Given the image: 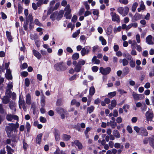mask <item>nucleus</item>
Masks as SVG:
<instances>
[{
    "mask_svg": "<svg viewBox=\"0 0 154 154\" xmlns=\"http://www.w3.org/2000/svg\"><path fill=\"white\" fill-rule=\"evenodd\" d=\"M19 127V124L17 122L15 124L10 123L8 124L5 128V131L7 134L8 137H11V133L14 130V132H17V129Z\"/></svg>",
    "mask_w": 154,
    "mask_h": 154,
    "instance_id": "obj_1",
    "label": "nucleus"
},
{
    "mask_svg": "<svg viewBox=\"0 0 154 154\" xmlns=\"http://www.w3.org/2000/svg\"><path fill=\"white\" fill-rule=\"evenodd\" d=\"M134 129L137 133L143 136H146L148 135V132L146 129L143 127L139 128L138 126H135L134 127Z\"/></svg>",
    "mask_w": 154,
    "mask_h": 154,
    "instance_id": "obj_2",
    "label": "nucleus"
},
{
    "mask_svg": "<svg viewBox=\"0 0 154 154\" xmlns=\"http://www.w3.org/2000/svg\"><path fill=\"white\" fill-rule=\"evenodd\" d=\"M129 11V9L127 7H125L124 8L122 7H120L118 8L117 11L123 16L126 15Z\"/></svg>",
    "mask_w": 154,
    "mask_h": 154,
    "instance_id": "obj_3",
    "label": "nucleus"
},
{
    "mask_svg": "<svg viewBox=\"0 0 154 154\" xmlns=\"http://www.w3.org/2000/svg\"><path fill=\"white\" fill-rule=\"evenodd\" d=\"M85 63V62L84 60H79L74 68L75 71L77 72H79L81 70L82 65H84Z\"/></svg>",
    "mask_w": 154,
    "mask_h": 154,
    "instance_id": "obj_4",
    "label": "nucleus"
},
{
    "mask_svg": "<svg viewBox=\"0 0 154 154\" xmlns=\"http://www.w3.org/2000/svg\"><path fill=\"white\" fill-rule=\"evenodd\" d=\"M64 10L66 11L64 16L66 17V18L67 19H70L71 17V15L70 14L71 10L70 9V6L69 5H67Z\"/></svg>",
    "mask_w": 154,
    "mask_h": 154,
    "instance_id": "obj_5",
    "label": "nucleus"
},
{
    "mask_svg": "<svg viewBox=\"0 0 154 154\" xmlns=\"http://www.w3.org/2000/svg\"><path fill=\"white\" fill-rule=\"evenodd\" d=\"M6 119L8 121H12L13 119L18 120V117L15 115H13L11 114H8L6 116Z\"/></svg>",
    "mask_w": 154,
    "mask_h": 154,
    "instance_id": "obj_6",
    "label": "nucleus"
},
{
    "mask_svg": "<svg viewBox=\"0 0 154 154\" xmlns=\"http://www.w3.org/2000/svg\"><path fill=\"white\" fill-rule=\"evenodd\" d=\"M111 70V68L109 67H107L105 68H104L103 67H101L100 68V72L103 75L108 74L110 72Z\"/></svg>",
    "mask_w": 154,
    "mask_h": 154,
    "instance_id": "obj_7",
    "label": "nucleus"
},
{
    "mask_svg": "<svg viewBox=\"0 0 154 154\" xmlns=\"http://www.w3.org/2000/svg\"><path fill=\"white\" fill-rule=\"evenodd\" d=\"M56 110L57 112L60 114L61 117L62 119L65 118V114L66 113V111L60 107H58L57 108Z\"/></svg>",
    "mask_w": 154,
    "mask_h": 154,
    "instance_id": "obj_8",
    "label": "nucleus"
},
{
    "mask_svg": "<svg viewBox=\"0 0 154 154\" xmlns=\"http://www.w3.org/2000/svg\"><path fill=\"white\" fill-rule=\"evenodd\" d=\"M63 62H60L56 64L54 66V68L58 71L63 70L64 66L63 65Z\"/></svg>",
    "mask_w": 154,
    "mask_h": 154,
    "instance_id": "obj_9",
    "label": "nucleus"
},
{
    "mask_svg": "<svg viewBox=\"0 0 154 154\" xmlns=\"http://www.w3.org/2000/svg\"><path fill=\"white\" fill-rule=\"evenodd\" d=\"M111 16L112 17V20L113 21H116L119 22L120 21V18L119 16L116 13H112L111 14Z\"/></svg>",
    "mask_w": 154,
    "mask_h": 154,
    "instance_id": "obj_10",
    "label": "nucleus"
},
{
    "mask_svg": "<svg viewBox=\"0 0 154 154\" xmlns=\"http://www.w3.org/2000/svg\"><path fill=\"white\" fill-rule=\"evenodd\" d=\"M145 116L146 120L148 121H151L153 117V114L152 112H149L147 111L146 112Z\"/></svg>",
    "mask_w": 154,
    "mask_h": 154,
    "instance_id": "obj_11",
    "label": "nucleus"
},
{
    "mask_svg": "<svg viewBox=\"0 0 154 154\" xmlns=\"http://www.w3.org/2000/svg\"><path fill=\"white\" fill-rule=\"evenodd\" d=\"M17 141L15 139L13 140H11L10 139H7L5 143L7 144L10 145L12 147H14L15 145V144L14 143V142L17 143Z\"/></svg>",
    "mask_w": 154,
    "mask_h": 154,
    "instance_id": "obj_12",
    "label": "nucleus"
},
{
    "mask_svg": "<svg viewBox=\"0 0 154 154\" xmlns=\"http://www.w3.org/2000/svg\"><path fill=\"white\" fill-rule=\"evenodd\" d=\"M132 96L133 97L134 100L137 101L139 100H140L142 98V97H141V96H142V94H138L134 91L132 92Z\"/></svg>",
    "mask_w": 154,
    "mask_h": 154,
    "instance_id": "obj_13",
    "label": "nucleus"
},
{
    "mask_svg": "<svg viewBox=\"0 0 154 154\" xmlns=\"http://www.w3.org/2000/svg\"><path fill=\"white\" fill-rule=\"evenodd\" d=\"M11 73V71L9 69H7L5 75L6 78L8 80H11L12 79Z\"/></svg>",
    "mask_w": 154,
    "mask_h": 154,
    "instance_id": "obj_14",
    "label": "nucleus"
},
{
    "mask_svg": "<svg viewBox=\"0 0 154 154\" xmlns=\"http://www.w3.org/2000/svg\"><path fill=\"white\" fill-rule=\"evenodd\" d=\"M146 42L149 45H152L153 42L152 41V37L150 35H149L146 38Z\"/></svg>",
    "mask_w": 154,
    "mask_h": 154,
    "instance_id": "obj_15",
    "label": "nucleus"
},
{
    "mask_svg": "<svg viewBox=\"0 0 154 154\" xmlns=\"http://www.w3.org/2000/svg\"><path fill=\"white\" fill-rule=\"evenodd\" d=\"M54 133L56 140L58 141L60 139V132L59 131L55 129Z\"/></svg>",
    "mask_w": 154,
    "mask_h": 154,
    "instance_id": "obj_16",
    "label": "nucleus"
},
{
    "mask_svg": "<svg viewBox=\"0 0 154 154\" xmlns=\"http://www.w3.org/2000/svg\"><path fill=\"white\" fill-rule=\"evenodd\" d=\"M33 55L38 59H40L42 57V55L39 52L35 50L32 51Z\"/></svg>",
    "mask_w": 154,
    "mask_h": 154,
    "instance_id": "obj_17",
    "label": "nucleus"
},
{
    "mask_svg": "<svg viewBox=\"0 0 154 154\" xmlns=\"http://www.w3.org/2000/svg\"><path fill=\"white\" fill-rule=\"evenodd\" d=\"M26 103L28 105L31 104V95L29 94H27L26 95Z\"/></svg>",
    "mask_w": 154,
    "mask_h": 154,
    "instance_id": "obj_18",
    "label": "nucleus"
},
{
    "mask_svg": "<svg viewBox=\"0 0 154 154\" xmlns=\"http://www.w3.org/2000/svg\"><path fill=\"white\" fill-rule=\"evenodd\" d=\"M42 136V134H40L37 135V137L36 138V143L38 144H40L41 143Z\"/></svg>",
    "mask_w": 154,
    "mask_h": 154,
    "instance_id": "obj_19",
    "label": "nucleus"
},
{
    "mask_svg": "<svg viewBox=\"0 0 154 154\" xmlns=\"http://www.w3.org/2000/svg\"><path fill=\"white\" fill-rule=\"evenodd\" d=\"M89 52V50L84 47L82 49L81 53L82 56H84L86 54H88Z\"/></svg>",
    "mask_w": 154,
    "mask_h": 154,
    "instance_id": "obj_20",
    "label": "nucleus"
},
{
    "mask_svg": "<svg viewBox=\"0 0 154 154\" xmlns=\"http://www.w3.org/2000/svg\"><path fill=\"white\" fill-rule=\"evenodd\" d=\"M116 101L115 100H112L111 102V105L108 106V108L110 109H112L113 107L116 106Z\"/></svg>",
    "mask_w": 154,
    "mask_h": 154,
    "instance_id": "obj_21",
    "label": "nucleus"
},
{
    "mask_svg": "<svg viewBox=\"0 0 154 154\" xmlns=\"http://www.w3.org/2000/svg\"><path fill=\"white\" fill-rule=\"evenodd\" d=\"M119 62L120 63H122V65L124 66L127 65L128 64V59L126 58L120 59L119 60Z\"/></svg>",
    "mask_w": 154,
    "mask_h": 154,
    "instance_id": "obj_22",
    "label": "nucleus"
},
{
    "mask_svg": "<svg viewBox=\"0 0 154 154\" xmlns=\"http://www.w3.org/2000/svg\"><path fill=\"white\" fill-rule=\"evenodd\" d=\"M6 36L8 38V40L10 42H11L12 41V38L11 35V32L8 31H6Z\"/></svg>",
    "mask_w": 154,
    "mask_h": 154,
    "instance_id": "obj_23",
    "label": "nucleus"
},
{
    "mask_svg": "<svg viewBox=\"0 0 154 154\" xmlns=\"http://www.w3.org/2000/svg\"><path fill=\"white\" fill-rule=\"evenodd\" d=\"M62 137L63 140L64 141H67L71 138L70 136L64 134L62 136Z\"/></svg>",
    "mask_w": 154,
    "mask_h": 154,
    "instance_id": "obj_24",
    "label": "nucleus"
},
{
    "mask_svg": "<svg viewBox=\"0 0 154 154\" xmlns=\"http://www.w3.org/2000/svg\"><path fill=\"white\" fill-rule=\"evenodd\" d=\"M142 15L139 14H136L133 17V20L135 21H136L140 19L141 18Z\"/></svg>",
    "mask_w": 154,
    "mask_h": 154,
    "instance_id": "obj_25",
    "label": "nucleus"
},
{
    "mask_svg": "<svg viewBox=\"0 0 154 154\" xmlns=\"http://www.w3.org/2000/svg\"><path fill=\"white\" fill-rule=\"evenodd\" d=\"M9 106L11 109L14 110V111H16V109L15 108V103L13 102H10L9 104Z\"/></svg>",
    "mask_w": 154,
    "mask_h": 154,
    "instance_id": "obj_26",
    "label": "nucleus"
},
{
    "mask_svg": "<svg viewBox=\"0 0 154 154\" xmlns=\"http://www.w3.org/2000/svg\"><path fill=\"white\" fill-rule=\"evenodd\" d=\"M45 97L44 96H42L41 97V104L42 106L44 107L45 104Z\"/></svg>",
    "mask_w": 154,
    "mask_h": 154,
    "instance_id": "obj_27",
    "label": "nucleus"
},
{
    "mask_svg": "<svg viewBox=\"0 0 154 154\" xmlns=\"http://www.w3.org/2000/svg\"><path fill=\"white\" fill-rule=\"evenodd\" d=\"M25 104V101L24 100H22L21 98V97L20 96L19 97V108L20 109H21L22 106Z\"/></svg>",
    "mask_w": 154,
    "mask_h": 154,
    "instance_id": "obj_28",
    "label": "nucleus"
},
{
    "mask_svg": "<svg viewBox=\"0 0 154 154\" xmlns=\"http://www.w3.org/2000/svg\"><path fill=\"white\" fill-rule=\"evenodd\" d=\"M75 144L78 147L79 149H81L82 148V143H80L78 140H75L74 141Z\"/></svg>",
    "mask_w": 154,
    "mask_h": 154,
    "instance_id": "obj_29",
    "label": "nucleus"
},
{
    "mask_svg": "<svg viewBox=\"0 0 154 154\" xmlns=\"http://www.w3.org/2000/svg\"><path fill=\"white\" fill-rule=\"evenodd\" d=\"M99 40L101 42L102 45H106V41L103 36H100L99 37Z\"/></svg>",
    "mask_w": 154,
    "mask_h": 154,
    "instance_id": "obj_30",
    "label": "nucleus"
},
{
    "mask_svg": "<svg viewBox=\"0 0 154 154\" xmlns=\"http://www.w3.org/2000/svg\"><path fill=\"white\" fill-rule=\"evenodd\" d=\"M113 135L116 137L119 138L120 137V135L119 131L117 130H114L113 131Z\"/></svg>",
    "mask_w": 154,
    "mask_h": 154,
    "instance_id": "obj_31",
    "label": "nucleus"
},
{
    "mask_svg": "<svg viewBox=\"0 0 154 154\" xmlns=\"http://www.w3.org/2000/svg\"><path fill=\"white\" fill-rule=\"evenodd\" d=\"M2 100L3 103L5 104L8 103L9 101V98L7 96H4Z\"/></svg>",
    "mask_w": 154,
    "mask_h": 154,
    "instance_id": "obj_32",
    "label": "nucleus"
},
{
    "mask_svg": "<svg viewBox=\"0 0 154 154\" xmlns=\"http://www.w3.org/2000/svg\"><path fill=\"white\" fill-rule=\"evenodd\" d=\"M95 92V89L93 86L91 87L89 89V95L91 96L93 95Z\"/></svg>",
    "mask_w": 154,
    "mask_h": 154,
    "instance_id": "obj_33",
    "label": "nucleus"
},
{
    "mask_svg": "<svg viewBox=\"0 0 154 154\" xmlns=\"http://www.w3.org/2000/svg\"><path fill=\"white\" fill-rule=\"evenodd\" d=\"M92 62H94V64H99L100 63V60L97 59V57L94 56L92 59Z\"/></svg>",
    "mask_w": 154,
    "mask_h": 154,
    "instance_id": "obj_34",
    "label": "nucleus"
},
{
    "mask_svg": "<svg viewBox=\"0 0 154 154\" xmlns=\"http://www.w3.org/2000/svg\"><path fill=\"white\" fill-rule=\"evenodd\" d=\"M64 11H60L57 15V19L58 20L62 18L63 15Z\"/></svg>",
    "mask_w": 154,
    "mask_h": 154,
    "instance_id": "obj_35",
    "label": "nucleus"
},
{
    "mask_svg": "<svg viewBox=\"0 0 154 154\" xmlns=\"http://www.w3.org/2000/svg\"><path fill=\"white\" fill-rule=\"evenodd\" d=\"M6 147L7 150L8 154H12L14 152V150L12 149L10 146L7 145Z\"/></svg>",
    "mask_w": 154,
    "mask_h": 154,
    "instance_id": "obj_36",
    "label": "nucleus"
},
{
    "mask_svg": "<svg viewBox=\"0 0 154 154\" xmlns=\"http://www.w3.org/2000/svg\"><path fill=\"white\" fill-rule=\"evenodd\" d=\"M79 57V55L78 53H76L74 54L72 56V59L74 60H77Z\"/></svg>",
    "mask_w": 154,
    "mask_h": 154,
    "instance_id": "obj_37",
    "label": "nucleus"
},
{
    "mask_svg": "<svg viewBox=\"0 0 154 154\" xmlns=\"http://www.w3.org/2000/svg\"><path fill=\"white\" fill-rule=\"evenodd\" d=\"M130 60L129 62L130 66L131 68H134L135 66V61L133 60L132 58L131 60Z\"/></svg>",
    "mask_w": 154,
    "mask_h": 154,
    "instance_id": "obj_38",
    "label": "nucleus"
},
{
    "mask_svg": "<svg viewBox=\"0 0 154 154\" xmlns=\"http://www.w3.org/2000/svg\"><path fill=\"white\" fill-rule=\"evenodd\" d=\"M138 5V4L137 2L134 3L132 7V11L133 12L135 11Z\"/></svg>",
    "mask_w": 154,
    "mask_h": 154,
    "instance_id": "obj_39",
    "label": "nucleus"
},
{
    "mask_svg": "<svg viewBox=\"0 0 154 154\" xmlns=\"http://www.w3.org/2000/svg\"><path fill=\"white\" fill-rule=\"evenodd\" d=\"M123 71L124 73L125 74H128L130 71L129 68L127 67H125L123 70Z\"/></svg>",
    "mask_w": 154,
    "mask_h": 154,
    "instance_id": "obj_40",
    "label": "nucleus"
},
{
    "mask_svg": "<svg viewBox=\"0 0 154 154\" xmlns=\"http://www.w3.org/2000/svg\"><path fill=\"white\" fill-rule=\"evenodd\" d=\"M94 107L93 106H91L90 107H88L87 109V110L88 112L90 114L92 112L94 109Z\"/></svg>",
    "mask_w": 154,
    "mask_h": 154,
    "instance_id": "obj_41",
    "label": "nucleus"
},
{
    "mask_svg": "<svg viewBox=\"0 0 154 154\" xmlns=\"http://www.w3.org/2000/svg\"><path fill=\"white\" fill-rule=\"evenodd\" d=\"M114 147L116 148H121L122 149L124 146L123 145L121 146L120 144L119 143H116L114 144Z\"/></svg>",
    "mask_w": 154,
    "mask_h": 154,
    "instance_id": "obj_42",
    "label": "nucleus"
},
{
    "mask_svg": "<svg viewBox=\"0 0 154 154\" xmlns=\"http://www.w3.org/2000/svg\"><path fill=\"white\" fill-rule=\"evenodd\" d=\"M23 149L24 150H26L28 147V145L27 143L26 142L25 140V139L23 140Z\"/></svg>",
    "mask_w": 154,
    "mask_h": 154,
    "instance_id": "obj_43",
    "label": "nucleus"
},
{
    "mask_svg": "<svg viewBox=\"0 0 154 154\" xmlns=\"http://www.w3.org/2000/svg\"><path fill=\"white\" fill-rule=\"evenodd\" d=\"M80 31L79 29L76 32L73 34L72 36V37L74 38L76 37L79 34Z\"/></svg>",
    "mask_w": 154,
    "mask_h": 154,
    "instance_id": "obj_44",
    "label": "nucleus"
},
{
    "mask_svg": "<svg viewBox=\"0 0 154 154\" xmlns=\"http://www.w3.org/2000/svg\"><path fill=\"white\" fill-rule=\"evenodd\" d=\"M136 39L137 43H139L140 42V36L139 34H137L136 35Z\"/></svg>",
    "mask_w": 154,
    "mask_h": 154,
    "instance_id": "obj_45",
    "label": "nucleus"
},
{
    "mask_svg": "<svg viewBox=\"0 0 154 154\" xmlns=\"http://www.w3.org/2000/svg\"><path fill=\"white\" fill-rule=\"evenodd\" d=\"M91 129V128L89 127H87L86 128V130L84 131V133L87 137H88V136L87 135L88 132Z\"/></svg>",
    "mask_w": 154,
    "mask_h": 154,
    "instance_id": "obj_46",
    "label": "nucleus"
},
{
    "mask_svg": "<svg viewBox=\"0 0 154 154\" xmlns=\"http://www.w3.org/2000/svg\"><path fill=\"white\" fill-rule=\"evenodd\" d=\"M26 127L27 129V131L29 132V131L31 128V125L29 122H26Z\"/></svg>",
    "mask_w": 154,
    "mask_h": 154,
    "instance_id": "obj_47",
    "label": "nucleus"
},
{
    "mask_svg": "<svg viewBox=\"0 0 154 154\" xmlns=\"http://www.w3.org/2000/svg\"><path fill=\"white\" fill-rule=\"evenodd\" d=\"M116 92L114 91L109 93L108 94V95L109 97L111 98L112 97L116 95Z\"/></svg>",
    "mask_w": 154,
    "mask_h": 154,
    "instance_id": "obj_48",
    "label": "nucleus"
},
{
    "mask_svg": "<svg viewBox=\"0 0 154 154\" xmlns=\"http://www.w3.org/2000/svg\"><path fill=\"white\" fill-rule=\"evenodd\" d=\"M28 24V20H26V22L24 23V24L23 25V27L25 30H26L27 29Z\"/></svg>",
    "mask_w": 154,
    "mask_h": 154,
    "instance_id": "obj_49",
    "label": "nucleus"
},
{
    "mask_svg": "<svg viewBox=\"0 0 154 154\" xmlns=\"http://www.w3.org/2000/svg\"><path fill=\"white\" fill-rule=\"evenodd\" d=\"M25 85L27 87H28L29 85L30 82L28 78H26L25 79Z\"/></svg>",
    "mask_w": 154,
    "mask_h": 154,
    "instance_id": "obj_50",
    "label": "nucleus"
},
{
    "mask_svg": "<svg viewBox=\"0 0 154 154\" xmlns=\"http://www.w3.org/2000/svg\"><path fill=\"white\" fill-rule=\"evenodd\" d=\"M40 121L43 123H45L46 122V119L42 116H41L39 118Z\"/></svg>",
    "mask_w": 154,
    "mask_h": 154,
    "instance_id": "obj_51",
    "label": "nucleus"
},
{
    "mask_svg": "<svg viewBox=\"0 0 154 154\" xmlns=\"http://www.w3.org/2000/svg\"><path fill=\"white\" fill-rule=\"evenodd\" d=\"M4 111L3 105L0 104V113L1 114H3L4 113Z\"/></svg>",
    "mask_w": 154,
    "mask_h": 154,
    "instance_id": "obj_52",
    "label": "nucleus"
},
{
    "mask_svg": "<svg viewBox=\"0 0 154 154\" xmlns=\"http://www.w3.org/2000/svg\"><path fill=\"white\" fill-rule=\"evenodd\" d=\"M30 37L32 40H35L37 39V36L35 34H32L30 35Z\"/></svg>",
    "mask_w": 154,
    "mask_h": 154,
    "instance_id": "obj_53",
    "label": "nucleus"
},
{
    "mask_svg": "<svg viewBox=\"0 0 154 154\" xmlns=\"http://www.w3.org/2000/svg\"><path fill=\"white\" fill-rule=\"evenodd\" d=\"M28 74V72L26 71L22 72L20 73L21 75L24 77H26Z\"/></svg>",
    "mask_w": 154,
    "mask_h": 154,
    "instance_id": "obj_54",
    "label": "nucleus"
},
{
    "mask_svg": "<svg viewBox=\"0 0 154 154\" xmlns=\"http://www.w3.org/2000/svg\"><path fill=\"white\" fill-rule=\"evenodd\" d=\"M146 105L144 104L142 106H141V109L142 112H143L145 111L146 109Z\"/></svg>",
    "mask_w": 154,
    "mask_h": 154,
    "instance_id": "obj_55",
    "label": "nucleus"
},
{
    "mask_svg": "<svg viewBox=\"0 0 154 154\" xmlns=\"http://www.w3.org/2000/svg\"><path fill=\"white\" fill-rule=\"evenodd\" d=\"M93 13L94 15L98 16L99 14V11L97 9H94Z\"/></svg>",
    "mask_w": 154,
    "mask_h": 154,
    "instance_id": "obj_56",
    "label": "nucleus"
},
{
    "mask_svg": "<svg viewBox=\"0 0 154 154\" xmlns=\"http://www.w3.org/2000/svg\"><path fill=\"white\" fill-rule=\"evenodd\" d=\"M127 130L128 131V132L131 134L132 133V130L131 128L129 126H128L127 128Z\"/></svg>",
    "mask_w": 154,
    "mask_h": 154,
    "instance_id": "obj_57",
    "label": "nucleus"
},
{
    "mask_svg": "<svg viewBox=\"0 0 154 154\" xmlns=\"http://www.w3.org/2000/svg\"><path fill=\"white\" fill-rule=\"evenodd\" d=\"M85 10V9L84 8H82L80 9L79 13V15L81 16L82 15L84 12Z\"/></svg>",
    "mask_w": 154,
    "mask_h": 154,
    "instance_id": "obj_58",
    "label": "nucleus"
},
{
    "mask_svg": "<svg viewBox=\"0 0 154 154\" xmlns=\"http://www.w3.org/2000/svg\"><path fill=\"white\" fill-rule=\"evenodd\" d=\"M119 2L122 4L126 5L128 3V0H119Z\"/></svg>",
    "mask_w": 154,
    "mask_h": 154,
    "instance_id": "obj_59",
    "label": "nucleus"
},
{
    "mask_svg": "<svg viewBox=\"0 0 154 154\" xmlns=\"http://www.w3.org/2000/svg\"><path fill=\"white\" fill-rule=\"evenodd\" d=\"M38 2L36 3L38 7L40 6L41 5L43 4L42 0H38Z\"/></svg>",
    "mask_w": 154,
    "mask_h": 154,
    "instance_id": "obj_60",
    "label": "nucleus"
},
{
    "mask_svg": "<svg viewBox=\"0 0 154 154\" xmlns=\"http://www.w3.org/2000/svg\"><path fill=\"white\" fill-rule=\"evenodd\" d=\"M84 5H85V8L87 10H88L89 9V5L88 4L87 2H84Z\"/></svg>",
    "mask_w": 154,
    "mask_h": 154,
    "instance_id": "obj_61",
    "label": "nucleus"
},
{
    "mask_svg": "<svg viewBox=\"0 0 154 154\" xmlns=\"http://www.w3.org/2000/svg\"><path fill=\"white\" fill-rule=\"evenodd\" d=\"M92 69L93 72H97L98 69V67L97 66H94L92 67Z\"/></svg>",
    "mask_w": 154,
    "mask_h": 154,
    "instance_id": "obj_62",
    "label": "nucleus"
},
{
    "mask_svg": "<svg viewBox=\"0 0 154 154\" xmlns=\"http://www.w3.org/2000/svg\"><path fill=\"white\" fill-rule=\"evenodd\" d=\"M149 145L152 146V147L154 149V141L153 140H151L150 139H149Z\"/></svg>",
    "mask_w": 154,
    "mask_h": 154,
    "instance_id": "obj_63",
    "label": "nucleus"
},
{
    "mask_svg": "<svg viewBox=\"0 0 154 154\" xmlns=\"http://www.w3.org/2000/svg\"><path fill=\"white\" fill-rule=\"evenodd\" d=\"M149 76L150 77L154 76V69L149 72Z\"/></svg>",
    "mask_w": 154,
    "mask_h": 154,
    "instance_id": "obj_64",
    "label": "nucleus"
}]
</instances>
